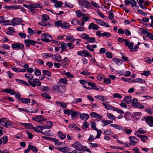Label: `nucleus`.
<instances>
[{
  "label": "nucleus",
  "instance_id": "1",
  "mask_svg": "<svg viewBox=\"0 0 153 153\" xmlns=\"http://www.w3.org/2000/svg\"><path fill=\"white\" fill-rule=\"evenodd\" d=\"M43 7L42 5L40 3H36L32 4V6L30 10L31 13H36L37 10L36 8H41Z\"/></svg>",
  "mask_w": 153,
  "mask_h": 153
},
{
  "label": "nucleus",
  "instance_id": "2",
  "mask_svg": "<svg viewBox=\"0 0 153 153\" xmlns=\"http://www.w3.org/2000/svg\"><path fill=\"white\" fill-rule=\"evenodd\" d=\"M42 40L43 42H49L52 39L51 36L48 33L42 34Z\"/></svg>",
  "mask_w": 153,
  "mask_h": 153
},
{
  "label": "nucleus",
  "instance_id": "3",
  "mask_svg": "<svg viewBox=\"0 0 153 153\" xmlns=\"http://www.w3.org/2000/svg\"><path fill=\"white\" fill-rule=\"evenodd\" d=\"M29 83L33 87H35L36 85L39 86L41 85V82L36 78L33 79L32 80H31V81H29Z\"/></svg>",
  "mask_w": 153,
  "mask_h": 153
},
{
  "label": "nucleus",
  "instance_id": "4",
  "mask_svg": "<svg viewBox=\"0 0 153 153\" xmlns=\"http://www.w3.org/2000/svg\"><path fill=\"white\" fill-rule=\"evenodd\" d=\"M32 119L37 122L40 123L41 124L42 123V122L43 121H47V119L45 118H44L43 116L42 115H38L35 117H33Z\"/></svg>",
  "mask_w": 153,
  "mask_h": 153
},
{
  "label": "nucleus",
  "instance_id": "5",
  "mask_svg": "<svg viewBox=\"0 0 153 153\" xmlns=\"http://www.w3.org/2000/svg\"><path fill=\"white\" fill-rule=\"evenodd\" d=\"M12 47L13 49L16 50H22L24 48V45L21 43H15L12 44Z\"/></svg>",
  "mask_w": 153,
  "mask_h": 153
},
{
  "label": "nucleus",
  "instance_id": "6",
  "mask_svg": "<svg viewBox=\"0 0 153 153\" xmlns=\"http://www.w3.org/2000/svg\"><path fill=\"white\" fill-rule=\"evenodd\" d=\"M72 146L76 150H82L84 146L79 141H76L72 144Z\"/></svg>",
  "mask_w": 153,
  "mask_h": 153
},
{
  "label": "nucleus",
  "instance_id": "7",
  "mask_svg": "<svg viewBox=\"0 0 153 153\" xmlns=\"http://www.w3.org/2000/svg\"><path fill=\"white\" fill-rule=\"evenodd\" d=\"M77 54L82 56L87 57L89 56L92 57V55L86 50H83L82 51H79L77 52Z\"/></svg>",
  "mask_w": 153,
  "mask_h": 153
},
{
  "label": "nucleus",
  "instance_id": "8",
  "mask_svg": "<svg viewBox=\"0 0 153 153\" xmlns=\"http://www.w3.org/2000/svg\"><path fill=\"white\" fill-rule=\"evenodd\" d=\"M94 19L96 21L97 24L100 26H103L107 27H110L109 25L107 23L105 22L101 19L96 18H94Z\"/></svg>",
  "mask_w": 153,
  "mask_h": 153
},
{
  "label": "nucleus",
  "instance_id": "9",
  "mask_svg": "<svg viewBox=\"0 0 153 153\" xmlns=\"http://www.w3.org/2000/svg\"><path fill=\"white\" fill-rule=\"evenodd\" d=\"M145 122L151 127H153V118L151 116H149L144 117Z\"/></svg>",
  "mask_w": 153,
  "mask_h": 153
},
{
  "label": "nucleus",
  "instance_id": "10",
  "mask_svg": "<svg viewBox=\"0 0 153 153\" xmlns=\"http://www.w3.org/2000/svg\"><path fill=\"white\" fill-rule=\"evenodd\" d=\"M79 5L85 6L87 8H90V3L86 0H79Z\"/></svg>",
  "mask_w": 153,
  "mask_h": 153
},
{
  "label": "nucleus",
  "instance_id": "11",
  "mask_svg": "<svg viewBox=\"0 0 153 153\" xmlns=\"http://www.w3.org/2000/svg\"><path fill=\"white\" fill-rule=\"evenodd\" d=\"M128 138L131 145H134L136 143L139 142V140L134 136H130Z\"/></svg>",
  "mask_w": 153,
  "mask_h": 153
},
{
  "label": "nucleus",
  "instance_id": "12",
  "mask_svg": "<svg viewBox=\"0 0 153 153\" xmlns=\"http://www.w3.org/2000/svg\"><path fill=\"white\" fill-rule=\"evenodd\" d=\"M52 90L59 93H63L65 91V88H60L58 85H56L52 86Z\"/></svg>",
  "mask_w": 153,
  "mask_h": 153
},
{
  "label": "nucleus",
  "instance_id": "13",
  "mask_svg": "<svg viewBox=\"0 0 153 153\" xmlns=\"http://www.w3.org/2000/svg\"><path fill=\"white\" fill-rule=\"evenodd\" d=\"M13 25L14 26L16 25L20 24L22 23V21L21 19L15 18L13 19L11 21Z\"/></svg>",
  "mask_w": 153,
  "mask_h": 153
},
{
  "label": "nucleus",
  "instance_id": "14",
  "mask_svg": "<svg viewBox=\"0 0 153 153\" xmlns=\"http://www.w3.org/2000/svg\"><path fill=\"white\" fill-rule=\"evenodd\" d=\"M24 41L25 45L27 47H29L30 44L33 46L36 42V41L33 40L28 39L25 40Z\"/></svg>",
  "mask_w": 153,
  "mask_h": 153
},
{
  "label": "nucleus",
  "instance_id": "15",
  "mask_svg": "<svg viewBox=\"0 0 153 153\" xmlns=\"http://www.w3.org/2000/svg\"><path fill=\"white\" fill-rule=\"evenodd\" d=\"M125 41V45L128 47L130 49V51L131 52V50L133 47V43L132 42H130L129 41L128 39H126Z\"/></svg>",
  "mask_w": 153,
  "mask_h": 153
},
{
  "label": "nucleus",
  "instance_id": "16",
  "mask_svg": "<svg viewBox=\"0 0 153 153\" xmlns=\"http://www.w3.org/2000/svg\"><path fill=\"white\" fill-rule=\"evenodd\" d=\"M90 115L92 117L97 119H102L103 118L102 116L100 115L97 113L94 112H92L90 113Z\"/></svg>",
  "mask_w": 153,
  "mask_h": 153
},
{
  "label": "nucleus",
  "instance_id": "17",
  "mask_svg": "<svg viewBox=\"0 0 153 153\" xmlns=\"http://www.w3.org/2000/svg\"><path fill=\"white\" fill-rule=\"evenodd\" d=\"M51 1L54 3V6L57 8L61 7L63 4L61 1H57V0H51Z\"/></svg>",
  "mask_w": 153,
  "mask_h": 153
},
{
  "label": "nucleus",
  "instance_id": "18",
  "mask_svg": "<svg viewBox=\"0 0 153 153\" xmlns=\"http://www.w3.org/2000/svg\"><path fill=\"white\" fill-rule=\"evenodd\" d=\"M88 28L89 30H91L93 29L94 30H97L99 29L98 26L94 24V23H91L88 26Z\"/></svg>",
  "mask_w": 153,
  "mask_h": 153
},
{
  "label": "nucleus",
  "instance_id": "19",
  "mask_svg": "<svg viewBox=\"0 0 153 153\" xmlns=\"http://www.w3.org/2000/svg\"><path fill=\"white\" fill-rule=\"evenodd\" d=\"M80 119L82 120H87L89 118V115L86 113H83L80 114Z\"/></svg>",
  "mask_w": 153,
  "mask_h": 153
},
{
  "label": "nucleus",
  "instance_id": "20",
  "mask_svg": "<svg viewBox=\"0 0 153 153\" xmlns=\"http://www.w3.org/2000/svg\"><path fill=\"white\" fill-rule=\"evenodd\" d=\"M130 4L132 8L134 10H137L139 8V7L137 5V2L135 0H130Z\"/></svg>",
  "mask_w": 153,
  "mask_h": 153
},
{
  "label": "nucleus",
  "instance_id": "21",
  "mask_svg": "<svg viewBox=\"0 0 153 153\" xmlns=\"http://www.w3.org/2000/svg\"><path fill=\"white\" fill-rule=\"evenodd\" d=\"M50 141L54 142L56 146H59L62 144V143L59 141L58 139L56 138L52 137V138L50 139Z\"/></svg>",
  "mask_w": 153,
  "mask_h": 153
},
{
  "label": "nucleus",
  "instance_id": "22",
  "mask_svg": "<svg viewBox=\"0 0 153 153\" xmlns=\"http://www.w3.org/2000/svg\"><path fill=\"white\" fill-rule=\"evenodd\" d=\"M53 124V123L52 122L50 121H48L47 122L46 125H43V126L44 129H48L51 128Z\"/></svg>",
  "mask_w": 153,
  "mask_h": 153
},
{
  "label": "nucleus",
  "instance_id": "23",
  "mask_svg": "<svg viewBox=\"0 0 153 153\" xmlns=\"http://www.w3.org/2000/svg\"><path fill=\"white\" fill-rule=\"evenodd\" d=\"M95 97L96 99L102 101V102H106L108 99L106 97L103 96L101 95H98L96 96Z\"/></svg>",
  "mask_w": 153,
  "mask_h": 153
},
{
  "label": "nucleus",
  "instance_id": "24",
  "mask_svg": "<svg viewBox=\"0 0 153 153\" xmlns=\"http://www.w3.org/2000/svg\"><path fill=\"white\" fill-rule=\"evenodd\" d=\"M33 129L37 133L41 132V131H42L43 129H44L43 126H37L36 127H33Z\"/></svg>",
  "mask_w": 153,
  "mask_h": 153
},
{
  "label": "nucleus",
  "instance_id": "25",
  "mask_svg": "<svg viewBox=\"0 0 153 153\" xmlns=\"http://www.w3.org/2000/svg\"><path fill=\"white\" fill-rule=\"evenodd\" d=\"M38 24L42 26H45L48 27H51V25L49 22L47 21H42L39 22Z\"/></svg>",
  "mask_w": 153,
  "mask_h": 153
},
{
  "label": "nucleus",
  "instance_id": "26",
  "mask_svg": "<svg viewBox=\"0 0 153 153\" xmlns=\"http://www.w3.org/2000/svg\"><path fill=\"white\" fill-rule=\"evenodd\" d=\"M2 91L6 93H8L11 95H13L15 94V92L14 90L11 89L10 88H7L2 90Z\"/></svg>",
  "mask_w": 153,
  "mask_h": 153
},
{
  "label": "nucleus",
  "instance_id": "27",
  "mask_svg": "<svg viewBox=\"0 0 153 153\" xmlns=\"http://www.w3.org/2000/svg\"><path fill=\"white\" fill-rule=\"evenodd\" d=\"M52 59L55 60L56 61L58 62L62 61V56H61L59 55H53Z\"/></svg>",
  "mask_w": 153,
  "mask_h": 153
},
{
  "label": "nucleus",
  "instance_id": "28",
  "mask_svg": "<svg viewBox=\"0 0 153 153\" xmlns=\"http://www.w3.org/2000/svg\"><path fill=\"white\" fill-rule=\"evenodd\" d=\"M57 135L59 138L61 140L64 139L66 137V134L61 131H59L58 132Z\"/></svg>",
  "mask_w": 153,
  "mask_h": 153
},
{
  "label": "nucleus",
  "instance_id": "29",
  "mask_svg": "<svg viewBox=\"0 0 153 153\" xmlns=\"http://www.w3.org/2000/svg\"><path fill=\"white\" fill-rule=\"evenodd\" d=\"M113 61L115 64L118 65H120L122 63V60L118 58H114L113 59Z\"/></svg>",
  "mask_w": 153,
  "mask_h": 153
},
{
  "label": "nucleus",
  "instance_id": "30",
  "mask_svg": "<svg viewBox=\"0 0 153 153\" xmlns=\"http://www.w3.org/2000/svg\"><path fill=\"white\" fill-rule=\"evenodd\" d=\"M132 82L136 83H146V81L141 78H136L133 80H132Z\"/></svg>",
  "mask_w": 153,
  "mask_h": 153
},
{
  "label": "nucleus",
  "instance_id": "31",
  "mask_svg": "<svg viewBox=\"0 0 153 153\" xmlns=\"http://www.w3.org/2000/svg\"><path fill=\"white\" fill-rule=\"evenodd\" d=\"M138 2V4L142 9H145L146 8L144 5L143 4L145 0H136Z\"/></svg>",
  "mask_w": 153,
  "mask_h": 153
},
{
  "label": "nucleus",
  "instance_id": "32",
  "mask_svg": "<svg viewBox=\"0 0 153 153\" xmlns=\"http://www.w3.org/2000/svg\"><path fill=\"white\" fill-rule=\"evenodd\" d=\"M25 76L26 79L28 80V82L31 81L33 78V76L31 74H26L25 75Z\"/></svg>",
  "mask_w": 153,
  "mask_h": 153
},
{
  "label": "nucleus",
  "instance_id": "33",
  "mask_svg": "<svg viewBox=\"0 0 153 153\" xmlns=\"http://www.w3.org/2000/svg\"><path fill=\"white\" fill-rule=\"evenodd\" d=\"M19 101H21L23 103L27 104L29 103L30 102V98H22L19 99Z\"/></svg>",
  "mask_w": 153,
  "mask_h": 153
},
{
  "label": "nucleus",
  "instance_id": "34",
  "mask_svg": "<svg viewBox=\"0 0 153 153\" xmlns=\"http://www.w3.org/2000/svg\"><path fill=\"white\" fill-rule=\"evenodd\" d=\"M69 128H70L71 129L74 130H80V129L77 127L74 124H70L69 125Z\"/></svg>",
  "mask_w": 153,
  "mask_h": 153
},
{
  "label": "nucleus",
  "instance_id": "35",
  "mask_svg": "<svg viewBox=\"0 0 153 153\" xmlns=\"http://www.w3.org/2000/svg\"><path fill=\"white\" fill-rule=\"evenodd\" d=\"M61 27L65 29H68L70 27V24L67 22H64L62 24Z\"/></svg>",
  "mask_w": 153,
  "mask_h": 153
},
{
  "label": "nucleus",
  "instance_id": "36",
  "mask_svg": "<svg viewBox=\"0 0 153 153\" xmlns=\"http://www.w3.org/2000/svg\"><path fill=\"white\" fill-rule=\"evenodd\" d=\"M131 97L129 96H127L124 98V101L128 104H129L131 102Z\"/></svg>",
  "mask_w": 153,
  "mask_h": 153
},
{
  "label": "nucleus",
  "instance_id": "37",
  "mask_svg": "<svg viewBox=\"0 0 153 153\" xmlns=\"http://www.w3.org/2000/svg\"><path fill=\"white\" fill-rule=\"evenodd\" d=\"M127 134H130L131 133L132 130L130 129H127L126 127H123L122 130Z\"/></svg>",
  "mask_w": 153,
  "mask_h": 153
},
{
  "label": "nucleus",
  "instance_id": "38",
  "mask_svg": "<svg viewBox=\"0 0 153 153\" xmlns=\"http://www.w3.org/2000/svg\"><path fill=\"white\" fill-rule=\"evenodd\" d=\"M67 44L65 43L62 42L61 44L60 48H61L62 50V51H68V50L66 49L67 48Z\"/></svg>",
  "mask_w": 153,
  "mask_h": 153
},
{
  "label": "nucleus",
  "instance_id": "39",
  "mask_svg": "<svg viewBox=\"0 0 153 153\" xmlns=\"http://www.w3.org/2000/svg\"><path fill=\"white\" fill-rule=\"evenodd\" d=\"M43 57L47 58L49 57H52L53 56V54L49 53H44L42 54Z\"/></svg>",
  "mask_w": 153,
  "mask_h": 153
},
{
  "label": "nucleus",
  "instance_id": "40",
  "mask_svg": "<svg viewBox=\"0 0 153 153\" xmlns=\"http://www.w3.org/2000/svg\"><path fill=\"white\" fill-rule=\"evenodd\" d=\"M101 121L104 124L103 127L113 123V121H112L109 120H106L104 119L102 120Z\"/></svg>",
  "mask_w": 153,
  "mask_h": 153
},
{
  "label": "nucleus",
  "instance_id": "41",
  "mask_svg": "<svg viewBox=\"0 0 153 153\" xmlns=\"http://www.w3.org/2000/svg\"><path fill=\"white\" fill-rule=\"evenodd\" d=\"M13 124V123L11 122V121L10 120L8 121H6L4 125V126L6 128H8L10 126L12 125Z\"/></svg>",
  "mask_w": 153,
  "mask_h": 153
},
{
  "label": "nucleus",
  "instance_id": "42",
  "mask_svg": "<svg viewBox=\"0 0 153 153\" xmlns=\"http://www.w3.org/2000/svg\"><path fill=\"white\" fill-rule=\"evenodd\" d=\"M66 41H74L75 40L74 38L73 37L72 35L70 34H68L66 36Z\"/></svg>",
  "mask_w": 153,
  "mask_h": 153
},
{
  "label": "nucleus",
  "instance_id": "43",
  "mask_svg": "<svg viewBox=\"0 0 153 153\" xmlns=\"http://www.w3.org/2000/svg\"><path fill=\"white\" fill-rule=\"evenodd\" d=\"M102 104L107 109H112L113 108V106L107 103H102Z\"/></svg>",
  "mask_w": 153,
  "mask_h": 153
},
{
  "label": "nucleus",
  "instance_id": "44",
  "mask_svg": "<svg viewBox=\"0 0 153 153\" xmlns=\"http://www.w3.org/2000/svg\"><path fill=\"white\" fill-rule=\"evenodd\" d=\"M79 113L78 112L74 111H72L71 114V118L72 119H75L77 115Z\"/></svg>",
  "mask_w": 153,
  "mask_h": 153
},
{
  "label": "nucleus",
  "instance_id": "45",
  "mask_svg": "<svg viewBox=\"0 0 153 153\" xmlns=\"http://www.w3.org/2000/svg\"><path fill=\"white\" fill-rule=\"evenodd\" d=\"M75 13L76 14V16L78 17H80L81 16H82L84 14L79 10L76 11H75Z\"/></svg>",
  "mask_w": 153,
  "mask_h": 153
},
{
  "label": "nucleus",
  "instance_id": "46",
  "mask_svg": "<svg viewBox=\"0 0 153 153\" xmlns=\"http://www.w3.org/2000/svg\"><path fill=\"white\" fill-rule=\"evenodd\" d=\"M57 104L60 107L63 108H65L67 107V105L65 103H62V102L57 101L56 102Z\"/></svg>",
  "mask_w": 153,
  "mask_h": 153
},
{
  "label": "nucleus",
  "instance_id": "47",
  "mask_svg": "<svg viewBox=\"0 0 153 153\" xmlns=\"http://www.w3.org/2000/svg\"><path fill=\"white\" fill-rule=\"evenodd\" d=\"M42 73L44 75L47 76L49 77L51 76V72L50 71L47 70H43L42 71Z\"/></svg>",
  "mask_w": 153,
  "mask_h": 153
},
{
  "label": "nucleus",
  "instance_id": "48",
  "mask_svg": "<svg viewBox=\"0 0 153 153\" xmlns=\"http://www.w3.org/2000/svg\"><path fill=\"white\" fill-rule=\"evenodd\" d=\"M89 126V123L86 122H85L83 123L82 126V128L83 129H85L88 128Z\"/></svg>",
  "mask_w": 153,
  "mask_h": 153
},
{
  "label": "nucleus",
  "instance_id": "49",
  "mask_svg": "<svg viewBox=\"0 0 153 153\" xmlns=\"http://www.w3.org/2000/svg\"><path fill=\"white\" fill-rule=\"evenodd\" d=\"M42 21H47L49 19V17L47 14H43L42 16Z\"/></svg>",
  "mask_w": 153,
  "mask_h": 153
},
{
  "label": "nucleus",
  "instance_id": "50",
  "mask_svg": "<svg viewBox=\"0 0 153 153\" xmlns=\"http://www.w3.org/2000/svg\"><path fill=\"white\" fill-rule=\"evenodd\" d=\"M30 149L32 150V151L34 153H37L38 151V149L35 147V146L31 145L30 144Z\"/></svg>",
  "mask_w": 153,
  "mask_h": 153
},
{
  "label": "nucleus",
  "instance_id": "51",
  "mask_svg": "<svg viewBox=\"0 0 153 153\" xmlns=\"http://www.w3.org/2000/svg\"><path fill=\"white\" fill-rule=\"evenodd\" d=\"M8 139V137L6 136H4L1 139V141L4 144H5L7 142Z\"/></svg>",
  "mask_w": 153,
  "mask_h": 153
},
{
  "label": "nucleus",
  "instance_id": "52",
  "mask_svg": "<svg viewBox=\"0 0 153 153\" xmlns=\"http://www.w3.org/2000/svg\"><path fill=\"white\" fill-rule=\"evenodd\" d=\"M95 130L97 131V135L96 137V138H99L102 133V131L101 130H98L97 128H95Z\"/></svg>",
  "mask_w": 153,
  "mask_h": 153
},
{
  "label": "nucleus",
  "instance_id": "53",
  "mask_svg": "<svg viewBox=\"0 0 153 153\" xmlns=\"http://www.w3.org/2000/svg\"><path fill=\"white\" fill-rule=\"evenodd\" d=\"M59 81L65 85L67 82V80L66 78H60L59 79Z\"/></svg>",
  "mask_w": 153,
  "mask_h": 153
},
{
  "label": "nucleus",
  "instance_id": "54",
  "mask_svg": "<svg viewBox=\"0 0 153 153\" xmlns=\"http://www.w3.org/2000/svg\"><path fill=\"white\" fill-rule=\"evenodd\" d=\"M89 37L88 34L85 33L82 34L81 36V37L82 39H86L87 40Z\"/></svg>",
  "mask_w": 153,
  "mask_h": 153
},
{
  "label": "nucleus",
  "instance_id": "55",
  "mask_svg": "<svg viewBox=\"0 0 153 153\" xmlns=\"http://www.w3.org/2000/svg\"><path fill=\"white\" fill-rule=\"evenodd\" d=\"M11 22L10 20H5L3 19L1 24H3L4 25H11Z\"/></svg>",
  "mask_w": 153,
  "mask_h": 153
},
{
  "label": "nucleus",
  "instance_id": "56",
  "mask_svg": "<svg viewBox=\"0 0 153 153\" xmlns=\"http://www.w3.org/2000/svg\"><path fill=\"white\" fill-rule=\"evenodd\" d=\"M107 116L108 118L111 120H115V118L114 115L110 113H107Z\"/></svg>",
  "mask_w": 153,
  "mask_h": 153
},
{
  "label": "nucleus",
  "instance_id": "57",
  "mask_svg": "<svg viewBox=\"0 0 153 153\" xmlns=\"http://www.w3.org/2000/svg\"><path fill=\"white\" fill-rule=\"evenodd\" d=\"M77 31L83 32L85 30V28L83 26H79L77 27L76 28Z\"/></svg>",
  "mask_w": 153,
  "mask_h": 153
},
{
  "label": "nucleus",
  "instance_id": "58",
  "mask_svg": "<svg viewBox=\"0 0 153 153\" xmlns=\"http://www.w3.org/2000/svg\"><path fill=\"white\" fill-rule=\"evenodd\" d=\"M19 111L20 112L25 111L27 112H29L30 111L27 108H19Z\"/></svg>",
  "mask_w": 153,
  "mask_h": 153
},
{
  "label": "nucleus",
  "instance_id": "59",
  "mask_svg": "<svg viewBox=\"0 0 153 153\" xmlns=\"http://www.w3.org/2000/svg\"><path fill=\"white\" fill-rule=\"evenodd\" d=\"M71 151V149L68 147H63L62 152L64 153H67Z\"/></svg>",
  "mask_w": 153,
  "mask_h": 153
},
{
  "label": "nucleus",
  "instance_id": "60",
  "mask_svg": "<svg viewBox=\"0 0 153 153\" xmlns=\"http://www.w3.org/2000/svg\"><path fill=\"white\" fill-rule=\"evenodd\" d=\"M87 41L89 43H93L96 41V39L94 37H89Z\"/></svg>",
  "mask_w": 153,
  "mask_h": 153
},
{
  "label": "nucleus",
  "instance_id": "61",
  "mask_svg": "<svg viewBox=\"0 0 153 153\" xmlns=\"http://www.w3.org/2000/svg\"><path fill=\"white\" fill-rule=\"evenodd\" d=\"M80 74L84 75L86 76L90 75V73L88 70H85L81 72Z\"/></svg>",
  "mask_w": 153,
  "mask_h": 153
},
{
  "label": "nucleus",
  "instance_id": "62",
  "mask_svg": "<svg viewBox=\"0 0 153 153\" xmlns=\"http://www.w3.org/2000/svg\"><path fill=\"white\" fill-rule=\"evenodd\" d=\"M139 138H140L141 140L143 142H145L146 140L147 139V137L144 135H141Z\"/></svg>",
  "mask_w": 153,
  "mask_h": 153
},
{
  "label": "nucleus",
  "instance_id": "63",
  "mask_svg": "<svg viewBox=\"0 0 153 153\" xmlns=\"http://www.w3.org/2000/svg\"><path fill=\"white\" fill-rule=\"evenodd\" d=\"M138 103V102L137 99L135 98H134L133 99L132 105L133 107H134Z\"/></svg>",
  "mask_w": 153,
  "mask_h": 153
},
{
  "label": "nucleus",
  "instance_id": "64",
  "mask_svg": "<svg viewBox=\"0 0 153 153\" xmlns=\"http://www.w3.org/2000/svg\"><path fill=\"white\" fill-rule=\"evenodd\" d=\"M91 3L92 4L95 8H98L100 7L99 5L96 2H95L93 1H91Z\"/></svg>",
  "mask_w": 153,
  "mask_h": 153
}]
</instances>
